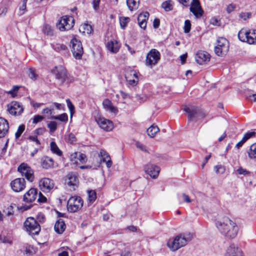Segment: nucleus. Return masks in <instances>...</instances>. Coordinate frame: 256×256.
Masks as SVG:
<instances>
[{
  "mask_svg": "<svg viewBox=\"0 0 256 256\" xmlns=\"http://www.w3.org/2000/svg\"><path fill=\"white\" fill-rule=\"evenodd\" d=\"M50 150L52 153L55 154L58 156H61L62 155V152L58 148L55 142H52L50 144Z\"/></svg>",
  "mask_w": 256,
  "mask_h": 256,
  "instance_id": "33",
  "label": "nucleus"
},
{
  "mask_svg": "<svg viewBox=\"0 0 256 256\" xmlns=\"http://www.w3.org/2000/svg\"><path fill=\"white\" fill-rule=\"evenodd\" d=\"M256 132L254 131L248 132L244 134L242 138L246 142L250 138L254 137L256 136Z\"/></svg>",
  "mask_w": 256,
  "mask_h": 256,
  "instance_id": "46",
  "label": "nucleus"
},
{
  "mask_svg": "<svg viewBox=\"0 0 256 256\" xmlns=\"http://www.w3.org/2000/svg\"><path fill=\"white\" fill-rule=\"evenodd\" d=\"M71 161L76 164H83L86 161V156L80 152H74L70 156Z\"/></svg>",
  "mask_w": 256,
  "mask_h": 256,
  "instance_id": "21",
  "label": "nucleus"
},
{
  "mask_svg": "<svg viewBox=\"0 0 256 256\" xmlns=\"http://www.w3.org/2000/svg\"><path fill=\"white\" fill-rule=\"evenodd\" d=\"M88 194V200L89 202H93L96 198V194L94 190H88L87 191Z\"/></svg>",
  "mask_w": 256,
  "mask_h": 256,
  "instance_id": "41",
  "label": "nucleus"
},
{
  "mask_svg": "<svg viewBox=\"0 0 256 256\" xmlns=\"http://www.w3.org/2000/svg\"><path fill=\"white\" fill-rule=\"evenodd\" d=\"M226 256H244L242 251L234 244H231L226 250Z\"/></svg>",
  "mask_w": 256,
  "mask_h": 256,
  "instance_id": "22",
  "label": "nucleus"
},
{
  "mask_svg": "<svg viewBox=\"0 0 256 256\" xmlns=\"http://www.w3.org/2000/svg\"><path fill=\"white\" fill-rule=\"evenodd\" d=\"M148 16L149 13L148 12H144L139 14L138 21L139 26L142 28L145 29L146 28Z\"/></svg>",
  "mask_w": 256,
  "mask_h": 256,
  "instance_id": "24",
  "label": "nucleus"
},
{
  "mask_svg": "<svg viewBox=\"0 0 256 256\" xmlns=\"http://www.w3.org/2000/svg\"><path fill=\"white\" fill-rule=\"evenodd\" d=\"M246 41L249 44H256V30H248V34Z\"/></svg>",
  "mask_w": 256,
  "mask_h": 256,
  "instance_id": "30",
  "label": "nucleus"
},
{
  "mask_svg": "<svg viewBox=\"0 0 256 256\" xmlns=\"http://www.w3.org/2000/svg\"><path fill=\"white\" fill-rule=\"evenodd\" d=\"M38 196V191L35 188H30L23 196V200L28 203L32 202Z\"/></svg>",
  "mask_w": 256,
  "mask_h": 256,
  "instance_id": "18",
  "label": "nucleus"
},
{
  "mask_svg": "<svg viewBox=\"0 0 256 256\" xmlns=\"http://www.w3.org/2000/svg\"><path fill=\"white\" fill-rule=\"evenodd\" d=\"M8 122L5 118L0 117V138H4L8 133Z\"/></svg>",
  "mask_w": 256,
  "mask_h": 256,
  "instance_id": "23",
  "label": "nucleus"
},
{
  "mask_svg": "<svg viewBox=\"0 0 256 256\" xmlns=\"http://www.w3.org/2000/svg\"><path fill=\"white\" fill-rule=\"evenodd\" d=\"M106 46L111 52L116 53L120 49V44L116 40H112L108 42Z\"/></svg>",
  "mask_w": 256,
  "mask_h": 256,
  "instance_id": "29",
  "label": "nucleus"
},
{
  "mask_svg": "<svg viewBox=\"0 0 256 256\" xmlns=\"http://www.w3.org/2000/svg\"><path fill=\"white\" fill-rule=\"evenodd\" d=\"M140 0H126V4L130 11L136 10L139 6Z\"/></svg>",
  "mask_w": 256,
  "mask_h": 256,
  "instance_id": "31",
  "label": "nucleus"
},
{
  "mask_svg": "<svg viewBox=\"0 0 256 256\" xmlns=\"http://www.w3.org/2000/svg\"><path fill=\"white\" fill-rule=\"evenodd\" d=\"M36 220L40 223L44 222L45 220L44 215L42 212L38 213L36 216Z\"/></svg>",
  "mask_w": 256,
  "mask_h": 256,
  "instance_id": "51",
  "label": "nucleus"
},
{
  "mask_svg": "<svg viewBox=\"0 0 256 256\" xmlns=\"http://www.w3.org/2000/svg\"><path fill=\"white\" fill-rule=\"evenodd\" d=\"M52 72L55 74L56 78L60 82L63 83L67 77L66 69L62 66H56Z\"/></svg>",
  "mask_w": 256,
  "mask_h": 256,
  "instance_id": "14",
  "label": "nucleus"
},
{
  "mask_svg": "<svg viewBox=\"0 0 256 256\" xmlns=\"http://www.w3.org/2000/svg\"><path fill=\"white\" fill-rule=\"evenodd\" d=\"M45 131L44 128H38L34 130V133L38 135H42Z\"/></svg>",
  "mask_w": 256,
  "mask_h": 256,
  "instance_id": "64",
  "label": "nucleus"
},
{
  "mask_svg": "<svg viewBox=\"0 0 256 256\" xmlns=\"http://www.w3.org/2000/svg\"><path fill=\"white\" fill-rule=\"evenodd\" d=\"M48 127L50 129V132L52 133L57 128V123L54 121H52L48 124Z\"/></svg>",
  "mask_w": 256,
  "mask_h": 256,
  "instance_id": "47",
  "label": "nucleus"
},
{
  "mask_svg": "<svg viewBox=\"0 0 256 256\" xmlns=\"http://www.w3.org/2000/svg\"><path fill=\"white\" fill-rule=\"evenodd\" d=\"M4 212L8 216H12L14 213V208L12 206H9L4 210Z\"/></svg>",
  "mask_w": 256,
  "mask_h": 256,
  "instance_id": "48",
  "label": "nucleus"
},
{
  "mask_svg": "<svg viewBox=\"0 0 256 256\" xmlns=\"http://www.w3.org/2000/svg\"><path fill=\"white\" fill-rule=\"evenodd\" d=\"M27 2L28 0H23L22 5L20 6L18 12V16H22L25 12L26 10V6Z\"/></svg>",
  "mask_w": 256,
  "mask_h": 256,
  "instance_id": "44",
  "label": "nucleus"
},
{
  "mask_svg": "<svg viewBox=\"0 0 256 256\" xmlns=\"http://www.w3.org/2000/svg\"><path fill=\"white\" fill-rule=\"evenodd\" d=\"M28 76L32 80H36L38 78V75L35 73L34 71L32 68L29 69Z\"/></svg>",
  "mask_w": 256,
  "mask_h": 256,
  "instance_id": "54",
  "label": "nucleus"
},
{
  "mask_svg": "<svg viewBox=\"0 0 256 256\" xmlns=\"http://www.w3.org/2000/svg\"><path fill=\"white\" fill-rule=\"evenodd\" d=\"M98 156L100 158L101 162L106 163V166L110 168L112 166V161L108 154L104 150H101L98 154Z\"/></svg>",
  "mask_w": 256,
  "mask_h": 256,
  "instance_id": "25",
  "label": "nucleus"
},
{
  "mask_svg": "<svg viewBox=\"0 0 256 256\" xmlns=\"http://www.w3.org/2000/svg\"><path fill=\"white\" fill-rule=\"evenodd\" d=\"M54 180L49 178H43L39 181V188L44 192H48L54 188Z\"/></svg>",
  "mask_w": 256,
  "mask_h": 256,
  "instance_id": "12",
  "label": "nucleus"
},
{
  "mask_svg": "<svg viewBox=\"0 0 256 256\" xmlns=\"http://www.w3.org/2000/svg\"><path fill=\"white\" fill-rule=\"evenodd\" d=\"M18 170L30 182H32L34 180V172L27 164L22 163L18 168Z\"/></svg>",
  "mask_w": 256,
  "mask_h": 256,
  "instance_id": "9",
  "label": "nucleus"
},
{
  "mask_svg": "<svg viewBox=\"0 0 256 256\" xmlns=\"http://www.w3.org/2000/svg\"><path fill=\"white\" fill-rule=\"evenodd\" d=\"M178 198L180 203L182 202H186V203H190L192 202V200L190 199L188 196L184 193L180 196H178Z\"/></svg>",
  "mask_w": 256,
  "mask_h": 256,
  "instance_id": "42",
  "label": "nucleus"
},
{
  "mask_svg": "<svg viewBox=\"0 0 256 256\" xmlns=\"http://www.w3.org/2000/svg\"><path fill=\"white\" fill-rule=\"evenodd\" d=\"M10 186L15 192H22L26 188V180L24 178H16L11 182Z\"/></svg>",
  "mask_w": 256,
  "mask_h": 256,
  "instance_id": "13",
  "label": "nucleus"
},
{
  "mask_svg": "<svg viewBox=\"0 0 256 256\" xmlns=\"http://www.w3.org/2000/svg\"><path fill=\"white\" fill-rule=\"evenodd\" d=\"M214 170L216 172L217 174H222L224 173V172L225 171L224 167L221 164L215 166L214 168Z\"/></svg>",
  "mask_w": 256,
  "mask_h": 256,
  "instance_id": "50",
  "label": "nucleus"
},
{
  "mask_svg": "<svg viewBox=\"0 0 256 256\" xmlns=\"http://www.w3.org/2000/svg\"><path fill=\"white\" fill-rule=\"evenodd\" d=\"M216 226L220 232L228 238H234L238 234L237 224L227 216L216 220Z\"/></svg>",
  "mask_w": 256,
  "mask_h": 256,
  "instance_id": "1",
  "label": "nucleus"
},
{
  "mask_svg": "<svg viewBox=\"0 0 256 256\" xmlns=\"http://www.w3.org/2000/svg\"><path fill=\"white\" fill-rule=\"evenodd\" d=\"M229 50V44L224 38H219L217 40L216 46L214 47V52L218 56H225Z\"/></svg>",
  "mask_w": 256,
  "mask_h": 256,
  "instance_id": "5",
  "label": "nucleus"
},
{
  "mask_svg": "<svg viewBox=\"0 0 256 256\" xmlns=\"http://www.w3.org/2000/svg\"><path fill=\"white\" fill-rule=\"evenodd\" d=\"M144 168V172L153 178H155L158 176L160 171L158 166L150 163L145 165Z\"/></svg>",
  "mask_w": 256,
  "mask_h": 256,
  "instance_id": "15",
  "label": "nucleus"
},
{
  "mask_svg": "<svg viewBox=\"0 0 256 256\" xmlns=\"http://www.w3.org/2000/svg\"><path fill=\"white\" fill-rule=\"evenodd\" d=\"M248 156L250 158H256V143L250 146L248 152Z\"/></svg>",
  "mask_w": 256,
  "mask_h": 256,
  "instance_id": "36",
  "label": "nucleus"
},
{
  "mask_svg": "<svg viewBox=\"0 0 256 256\" xmlns=\"http://www.w3.org/2000/svg\"><path fill=\"white\" fill-rule=\"evenodd\" d=\"M84 205V200L81 197L77 196H71L67 202L68 212L74 213L80 211Z\"/></svg>",
  "mask_w": 256,
  "mask_h": 256,
  "instance_id": "3",
  "label": "nucleus"
},
{
  "mask_svg": "<svg viewBox=\"0 0 256 256\" xmlns=\"http://www.w3.org/2000/svg\"><path fill=\"white\" fill-rule=\"evenodd\" d=\"M66 102L67 104L68 107L70 109L71 114H72L74 113V106L71 102V101L69 99H67L66 100Z\"/></svg>",
  "mask_w": 256,
  "mask_h": 256,
  "instance_id": "53",
  "label": "nucleus"
},
{
  "mask_svg": "<svg viewBox=\"0 0 256 256\" xmlns=\"http://www.w3.org/2000/svg\"><path fill=\"white\" fill-rule=\"evenodd\" d=\"M236 8V6L234 4H229L227 8H226V11L228 13H230L234 11Z\"/></svg>",
  "mask_w": 256,
  "mask_h": 256,
  "instance_id": "63",
  "label": "nucleus"
},
{
  "mask_svg": "<svg viewBox=\"0 0 256 256\" xmlns=\"http://www.w3.org/2000/svg\"><path fill=\"white\" fill-rule=\"evenodd\" d=\"M24 227L32 234H38L40 231V226L36 219L32 217L28 218L24 222Z\"/></svg>",
  "mask_w": 256,
  "mask_h": 256,
  "instance_id": "7",
  "label": "nucleus"
},
{
  "mask_svg": "<svg viewBox=\"0 0 256 256\" xmlns=\"http://www.w3.org/2000/svg\"><path fill=\"white\" fill-rule=\"evenodd\" d=\"M248 34V30L246 29L242 28V29L238 34V37L240 40L246 42V38Z\"/></svg>",
  "mask_w": 256,
  "mask_h": 256,
  "instance_id": "34",
  "label": "nucleus"
},
{
  "mask_svg": "<svg viewBox=\"0 0 256 256\" xmlns=\"http://www.w3.org/2000/svg\"><path fill=\"white\" fill-rule=\"evenodd\" d=\"M160 59V53L156 49H152L148 54L146 58L147 66H154L156 64Z\"/></svg>",
  "mask_w": 256,
  "mask_h": 256,
  "instance_id": "10",
  "label": "nucleus"
},
{
  "mask_svg": "<svg viewBox=\"0 0 256 256\" xmlns=\"http://www.w3.org/2000/svg\"><path fill=\"white\" fill-rule=\"evenodd\" d=\"M51 118H53L54 120H58L62 122H66L68 120V116L66 114H62L58 116H52Z\"/></svg>",
  "mask_w": 256,
  "mask_h": 256,
  "instance_id": "45",
  "label": "nucleus"
},
{
  "mask_svg": "<svg viewBox=\"0 0 256 256\" xmlns=\"http://www.w3.org/2000/svg\"><path fill=\"white\" fill-rule=\"evenodd\" d=\"M80 30L83 33L90 34L92 32L93 30L90 25L84 24L82 25L80 28Z\"/></svg>",
  "mask_w": 256,
  "mask_h": 256,
  "instance_id": "35",
  "label": "nucleus"
},
{
  "mask_svg": "<svg viewBox=\"0 0 256 256\" xmlns=\"http://www.w3.org/2000/svg\"><path fill=\"white\" fill-rule=\"evenodd\" d=\"M104 108L108 111L116 114L118 112V110L116 108L114 107L110 100L108 99H105L102 102Z\"/></svg>",
  "mask_w": 256,
  "mask_h": 256,
  "instance_id": "26",
  "label": "nucleus"
},
{
  "mask_svg": "<svg viewBox=\"0 0 256 256\" xmlns=\"http://www.w3.org/2000/svg\"><path fill=\"white\" fill-rule=\"evenodd\" d=\"M66 182L69 186L72 187L73 190H75L78 184V180L76 174L74 173L68 174L66 176Z\"/></svg>",
  "mask_w": 256,
  "mask_h": 256,
  "instance_id": "20",
  "label": "nucleus"
},
{
  "mask_svg": "<svg viewBox=\"0 0 256 256\" xmlns=\"http://www.w3.org/2000/svg\"><path fill=\"white\" fill-rule=\"evenodd\" d=\"M184 110L188 114V119L190 120L200 119L205 116L203 112L195 106H185Z\"/></svg>",
  "mask_w": 256,
  "mask_h": 256,
  "instance_id": "4",
  "label": "nucleus"
},
{
  "mask_svg": "<svg viewBox=\"0 0 256 256\" xmlns=\"http://www.w3.org/2000/svg\"><path fill=\"white\" fill-rule=\"evenodd\" d=\"M119 21L120 27L122 29H124L130 22V18L128 17L120 16L119 18Z\"/></svg>",
  "mask_w": 256,
  "mask_h": 256,
  "instance_id": "37",
  "label": "nucleus"
},
{
  "mask_svg": "<svg viewBox=\"0 0 256 256\" xmlns=\"http://www.w3.org/2000/svg\"><path fill=\"white\" fill-rule=\"evenodd\" d=\"M66 228V225L62 219H58L55 224L54 230L55 231L60 234L64 232Z\"/></svg>",
  "mask_w": 256,
  "mask_h": 256,
  "instance_id": "28",
  "label": "nucleus"
},
{
  "mask_svg": "<svg viewBox=\"0 0 256 256\" xmlns=\"http://www.w3.org/2000/svg\"><path fill=\"white\" fill-rule=\"evenodd\" d=\"M100 0H92V6L94 10H97L99 8V5Z\"/></svg>",
  "mask_w": 256,
  "mask_h": 256,
  "instance_id": "60",
  "label": "nucleus"
},
{
  "mask_svg": "<svg viewBox=\"0 0 256 256\" xmlns=\"http://www.w3.org/2000/svg\"><path fill=\"white\" fill-rule=\"evenodd\" d=\"M236 172L239 174H242V175H246L250 174V172L248 171L246 169L243 168L242 167H240L238 168Z\"/></svg>",
  "mask_w": 256,
  "mask_h": 256,
  "instance_id": "57",
  "label": "nucleus"
},
{
  "mask_svg": "<svg viewBox=\"0 0 256 256\" xmlns=\"http://www.w3.org/2000/svg\"><path fill=\"white\" fill-rule=\"evenodd\" d=\"M192 234L186 233L177 236L174 240L168 242V247L172 251H176L181 247L184 246L188 242L192 240Z\"/></svg>",
  "mask_w": 256,
  "mask_h": 256,
  "instance_id": "2",
  "label": "nucleus"
},
{
  "mask_svg": "<svg viewBox=\"0 0 256 256\" xmlns=\"http://www.w3.org/2000/svg\"><path fill=\"white\" fill-rule=\"evenodd\" d=\"M46 201V198L40 192L38 194V202H44Z\"/></svg>",
  "mask_w": 256,
  "mask_h": 256,
  "instance_id": "61",
  "label": "nucleus"
},
{
  "mask_svg": "<svg viewBox=\"0 0 256 256\" xmlns=\"http://www.w3.org/2000/svg\"><path fill=\"white\" fill-rule=\"evenodd\" d=\"M159 130V128L157 126L152 124L148 128L147 134L150 138H154Z\"/></svg>",
  "mask_w": 256,
  "mask_h": 256,
  "instance_id": "32",
  "label": "nucleus"
},
{
  "mask_svg": "<svg viewBox=\"0 0 256 256\" xmlns=\"http://www.w3.org/2000/svg\"><path fill=\"white\" fill-rule=\"evenodd\" d=\"M72 44V52L73 56L78 60L82 58L84 52L83 48L81 42L79 40L76 38H74L70 41Z\"/></svg>",
  "mask_w": 256,
  "mask_h": 256,
  "instance_id": "8",
  "label": "nucleus"
},
{
  "mask_svg": "<svg viewBox=\"0 0 256 256\" xmlns=\"http://www.w3.org/2000/svg\"><path fill=\"white\" fill-rule=\"evenodd\" d=\"M74 25V19L71 16H65L62 17L56 24V26L60 31L70 30Z\"/></svg>",
  "mask_w": 256,
  "mask_h": 256,
  "instance_id": "6",
  "label": "nucleus"
},
{
  "mask_svg": "<svg viewBox=\"0 0 256 256\" xmlns=\"http://www.w3.org/2000/svg\"><path fill=\"white\" fill-rule=\"evenodd\" d=\"M52 48L56 51L58 52L65 51V50H66L67 48L66 46L64 44H52Z\"/></svg>",
  "mask_w": 256,
  "mask_h": 256,
  "instance_id": "39",
  "label": "nucleus"
},
{
  "mask_svg": "<svg viewBox=\"0 0 256 256\" xmlns=\"http://www.w3.org/2000/svg\"><path fill=\"white\" fill-rule=\"evenodd\" d=\"M28 138V140H31L32 142H36V143L37 145L39 146L40 144V140L38 139V138L36 136H30Z\"/></svg>",
  "mask_w": 256,
  "mask_h": 256,
  "instance_id": "62",
  "label": "nucleus"
},
{
  "mask_svg": "<svg viewBox=\"0 0 256 256\" xmlns=\"http://www.w3.org/2000/svg\"><path fill=\"white\" fill-rule=\"evenodd\" d=\"M132 74L134 76L136 80L134 79H133V80H131L129 78L128 76H126V78L127 80L129 82V83L130 84H136V80H138V76L136 75V74L134 72H132Z\"/></svg>",
  "mask_w": 256,
  "mask_h": 256,
  "instance_id": "56",
  "label": "nucleus"
},
{
  "mask_svg": "<svg viewBox=\"0 0 256 256\" xmlns=\"http://www.w3.org/2000/svg\"><path fill=\"white\" fill-rule=\"evenodd\" d=\"M162 6L166 12L171 10L173 8L172 1L166 0L164 2L162 3Z\"/></svg>",
  "mask_w": 256,
  "mask_h": 256,
  "instance_id": "40",
  "label": "nucleus"
},
{
  "mask_svg": "<svg viewBox=\"0 0 256 256\" xmlns=\"http://www.w3.org/2000/svg\"><path fill=\"white\" fill-rule=\"evenodd\" d=\"M7 110L12 116H19L24 111L22 106L16 102H12L7 106Z\"/></svg>",
  "mask_w": 256,
  "mask_h": 256,
  "instance_id": "11",
  "label": "nucleus"
},
{
  "mask_svg": "<svg viewBox=\"0 0 256 256\" xmlns=\"http://www.w3.org/2000/svg\"><path fill=\"white\" fill-rule=\"evenodd\" d=\"M190 10L196 18H200L202 16L203 10L200 6L198 0H192Z\"/></svg>",
  "mask_w": 256,
  "mask_h": 256,
  "instance_id": "19",
  "label": "nucleus"
},
{
  "mask_svg": "<svg viewBox=\"0 0 256 256\" xmlns=\"http://www.w3.org/2000/svg\"><path fill=\"white\" fill-rule=\"evenodd\" d=\"M210 56L205 51H198L195 56L196 62L199 64H204L210 61Z\"/></svg>",
  "mask_w": 256,
  "mask_h": 256,
  "instance_id": "17",
  "label": "nucleus"
},
{
  "mask_svg": "<svg viewBox=\"0 0 256 256\" xmlns=\"http://www.w3.org/2000/svg\"><path fill=\"white\" fill-rule=\"evenodd\" d=\"M44 117L40 115H36L34 117L32 122L34 124H37L38 122L42 121Z\"/></svg>",
  "mask_w": 256,
  "mask_h": 256,
  "instance_id": "58",
  "label": "nucleus"
},
{
  "mask_svg": "<svg viewBox=\"0 0 256 256\" xmlns=\"http://www.w3.org/2000/svg\"><path fill=\"white\" fill-rule=\"evenodd\" d=\"M96 121L100 127L106 131H110L114 128L112 122L104 118H98Z\"/></svg>",
  "mask_w": 256,
  "mask_h": 256,
  "instance_id": "16",
  "label": "nucleus"
},
{
  "mask_svg": "<svg viewBox=\"0 0 256 256\" xmlns=\"http://www.w3.org/2000/svg\"><path fill=\"white\" fill-rule=\"evenodd\" d=\"M136 146L138 148L140 149L141 150H142L143 152H149L148 151V150L146 148V147L144 144H143L139 142H136Z\"/></svg>",
  "mask_w": 256,
  "mask_h": 256,
  "instance_id": "55",
  "label": "nucleus"
},
{
  "mask_svg": "<svg viewBox=\"0 0 256 256\" xmlns=\"http://www.w3.org/2000/svg\"><path fill=\"white\" fill-rule=\"evenodd\" d=\"M184 29L185 33H188L190 32L191 29V23L190 20H185Z\"/></svg>",
  "mask_w": 256,
  "mask_h": 256,
  "instance_id": "49",
  "label": "nucleus"
},
{
  "mask_svg": "<svg viewBox=\"0 0 256 256\" xmlns=\"http://www.w3.org/2000/svg\"><path fill=\"white\" fill-rule=\"evenodd\" d=\"M40 164L42 168L48 169L53 167L54 160L50 157L44 156L41 159Z\"/></svg>",
  "mask_w": 256,
  "mask_h": 256,
  "instance_id": "27",
  "label": "nucleus"
},
{
  "mask_svg": "<svg viewBox=\"0 0 256 256\" xmlns=\"http://www.w3.org/2000/svg\"><path fill=\"white\" fill-rule=\"evenodd\" d=\"M43 32L48 36H52L54 34V30L49 24H46L42 28Z\"/></svg>",
  "mask_w": 256,
  "mask_h": 256,
  "instance_id": "38",
  "label": "nucleus"
},
{
  "mask_svg": "<svg viewBox=\"0 0 256 256\" xmlns=\"http://www.w3.org/2000/svg\"><path fill=\"white\" fill-rule=\"evenodd\" d=\"M67 141L70 144H74L76 141V138L74 134H70L68 136Z\"/></svg>",
  "mask_w": 256,
  "mask_h": 256,
  "instance_id": "52",
  "label": "nucleus"
},
{
  "mask_svg": "<svg viewBox=\"0 0 256 256\" xmlns=\"http://www.w3.org/2000/svg\"><path fill=\"white\" fill-rule=\"evenodd\" d=\"M24 130L25 126L24 124H21L18 126L16 132L15 133V138L16 139L18 138L20 136Z\"/></svg>",
  "mask_w": 256,
  "mask_h": 256,
  "instance_id": "43",
  "label": "nucleus"
},
{
  "mask_svg": "<svg viewBox=\"0 0 256 256\" xmlns=\"http://www.w3.org/2000/svg\"><path fill=\"white\" fill-rule=\"evenodd\" d=\"M33 252L34 248L32 246H26L24 250V252L27 255H30L31 254H32Z\"/></svg>",
  "mask_w": 256,
  "mask_h": 256,
  "instance_id": "59",
  "label": "nucleus"
}]
</instances>
